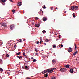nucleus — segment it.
<instances>
[{
	"label": "nucleus",
	"instance_id": "1",
	"mask_svg": "<svg viewBox=\"0 0 79 79\" xmlns=\"http://www.w3.org/2000/svg\"><path fill=\"white\" fill-rule=\"evenodd\" d=\"M0 26H3L4 27H7V25L6 23H0Z\"/></svg>",
	"mask_w": 79,
	"mask_h": 79
},
{
	"label": "nucleus",
	"instance_id": "2",
	"mask_svg": "<svg viewBox=\"0 0 79 79\" xmlns=\"http://www.w3.org/2000/svg\"><path fill=\"white\" fill-rule=\"evenodd\" d=\"M60 71L61 72H66V68H61L60 69Z\"/></svg>",
	"mask_w": 79,
	"mask_h": 79
},
{
	"label": "nucleus",
	"instance_id": "3",
	"mask_svg": "<svg viewBox=\"0 0 79 79\" xmlns=\"http://www.w3.org/2000/svg\"><path fill=\"white\" fill-rule=\"evenodd\" d=\"M49 72V69H48L47 70H45L44 71V72H43L42 73L43 74H45V73H48Z\"/></svg>",
	"mask_w": 79,
	"mask_h": 79
},
{
	"label": "nucleus",
	"instance_id": "4",
	"mask_svg": "<svg viewBox=\"0 0 79 79\" xmlns=\"http://www.w3.org/2000/svg\"><path fill=\"white\" fill-rule=\"evenodd\" d=\"M47 20V17H44L43 18V21H45Z\"/></svg>",
	"mask_w": 79,
	"mask_h": 79
},
{
	"label": "nucleus",
	"instance_id": "5",
	"mask_svg": "<svg viewBox=\"0 0 79 79\" xmlns=\"http://www.w3.org/2000/svg\"><path fill=\"white\" fill-rule=\"evenodd\" d=\"M68 51L69 53H71V52H72L73 49H71V48H69V49H68Z\"/></svg>",
	"mask_w": 79,
	"mask_h": 79
},
{
	"label": "nucleus",
	"instance_id": "6",
	"mask_svg": "<svg viewBox=\"0 0 79 79\" xmlns=\"http://www.w3.org/2000/svg\"><path fill=\"white\" fill-rule=\"evenodd\" d=\"M10 27L11 29L12 30H13V28L14 27V25H12L10 26Z\"/></svg>",
	"mask_w": 79,
	"mask_h": 79
},
{
	"label": "nucleus",
	"instance_id": "7",
	"mask_svg": "<svg viewBox=\"0 0 79 79\" xmlns=\"http://www.w3.org/2000/svg\"><path fill=\"white\" fill-rule=\"evenodd\" d=\"M2 58L3 59H5V58H6V54H3L2 55Z\"/></svg>",
	"mask_w": 79,
	"mask_h": 79
},
{
	"label": "nucleus",
	"instance_id": "8",
	"mask_svg": "<svg viewBox=\"0 0 79 79\" xmlns=\"http://www.w3.org/2000/svg\"><path fill=\"white\" fill-rule=\"evenodd\" d=\"M70 72L71 73H74V70H73V69H70Z\"/></svg>",
	"mask_w": 79,
	"mask_h": 79
},
{
	"label": "nucleus",
	"instance_id": "9",
	"mask_svg": "<svg viewBox=\"0 0 79 79\" xmlns=\"http://www.w3.org/2000/svg\"><path fill=\"white\" fill-rule=\"evenodd\" d=\"M40 26V24H35V27H39Z\"/></svg>",
	"mask_w": 79,
	"mask_h": 79
},
{
	"label": "nucleus",
	"instance_id": "10",
	"mask_svg": "<svg viewBox=\"0 0 79 79\" xmlns=\"http://www.w3.org/2000/svg\"><path fill=\"white\" fill-rule=\"evenodd\" d=\"M18 5V6H20L22 5V3H21V2H19Z\"/></svg>",
	"mask_w": 79,
	"mask_h": 79
},
{
	"label": "nucleus",
	"instance_id": "11",
	"mask_svg": "<svg viewBox=\"0 0 79 79\" xmlns=\"http://www.w3.org/2000/svg\"><path fill=\"white\" fill-rule=\"evenodd\" d=\"M71 9L72 10H74V6H72L71 7Z\"/></svg>",
	"mask_w": 79,
	"mask_h": 79
},
{
	"label": "nucleus",
	"instance_id": "12",
	"mask_svg": "<svg viewBox=\"0 0 79 79\" xmlns=\"http://www.w3.org/2000/svg\"><path fill=\"white\" fill-rule=\"evenodd\" d=\"M77 51H76L73 54V55L74 56H75L77 54Z\"/></svg>",
	"mask_w": 79,
	"mask_h": 79
},
{
	"label": "nucleus",
	"instance_id": "13",
	"mask_svg": "<svg viewBox=\"0 0 79 79\" xmlns=\"http://www.w3.org/2000/svg\"><path fill=\"white\" fill-rule=\"evenodd\" d=\"M50 41V40H48V39H46L45 40V41L46 42H49Z\"/></svg>",
	"mask_w": 79,
	"mask_h": 79
},
{
	"label": "nucleus",
	"instance_id": "14",
	"mask_svg": "<svg viewBox=\"0 0 79 79\" xmlns=\"http://www.w3.org/2000/svg\"><path fill=\"white\" fill-rule=\"evenodd\" d=\"M78 9V6H76L75 7H74V9L75 10H77V9Z\"/></svg>",
	"mask_w": 79,
	"mask_h": 79
},
{
	"label": "nucleus",
	"instance_id": "15",
	"mask_svg": "<svg viewBox=\"0 0 79 79\" xmlns=\"http://www.w3.org/2000/svg\"><path fill=\"white\" fill-rule=\"evenodd\" d=\"M53 69H51L50 70V69H49V72H48V73H51V72H53Z\"/></svg>",
	"mask_w": 79,
	"mask_h": 79
},
{
	"label": "nucleus",
	"instance_id": "16",
	"mask_svg": "<svg viewBox=\"0 0 79 79\" xmlns=\"http://www.w3.org/2000/svg\"><path fill=\"white\" fill-rule=\"evenodd\" d=\"M51 79H56V77H52L51 78Z\"/></svg>",
	"mask_w": 79,
	"mask_h": 79
},
{
	"label": "nucleus",
	"instance_id": "17",
	"mask_svg": "<svg viewBox=\"0 0 79 79\" xmlns=\"http://www.w3.org/2000/svg\"><path fill=\"white\" fill-rule=\"evenodd\" d=\"M21 55V52H19L16 54V55Z\"/></svg>",
	"mask_w": 79,
	"mask_h": 79
},
{
	"label": "nucleus",
	"instance_id": "18",
	"mask_svg": "<svg viewBox=\"0 0 79 79\" xmlns=\"http://www.w3.org/2000/svg\"><path fill=\"white\" fill-rule=\"evenodd\" d=\"M17 58H19V59H21V58H22V56H21L19 57V56H17Z\"/></svg>",
	"mask_w": 79,
	"mask_h": 79
},
{
	"label": "nucleus",
	"instance_id": "19",
	"mask_svg": "<svg viewBox=\"0 0 79 79\" xmlns=\"http://www.w3.org/2000/svg\"><path fill=\"white\" fill-rule=\"evenodd\" d=\"M48 73H47L46 74H45L44 75V77H47V76H48Z\"/></svg>",
	"mask_w": 79,
	"mask_h": 79
},
{
	"label": "nucleus",
	"instance_id": "20",
	"mask_svg": "<svg viewBox=\"0 0 79 79\" xmlns=\"http://www.w3.org/2000/svg\"><path fill=\"white\" fill-rule=\"evenodd\" d=\"M1 2L2 3H5L6 2V0H2Z\"/></svg>",
	"mask_w": 79,
	"mask_h": 79
},
{
	"label": "nucleus",
	"instance_id": "21",
	"mask_svg": "<svg viewBox=\"0 0 79 79\" xmlns=\"http://www.w3.org/2000/svg\"><path fill=\"white\" fill-rule=\"evenodd\" d=\"M65 67H66V68H69V65H66L65 66Z\"/></svg>",
	"mask_w": 79,
	"mask_h": 79
},
{
	"label": "nucleus",
	"instance_id": "22",
	"mask_svg": "<svg viewBox=\"0 0 79 79\" xmlns=\"http://www.w3.org/2000/svg\"><path fill=\"white\" fill-rule=\"evenodd\" d=\"M6 58H8L9 57V55H8V54H6Z\"/></svg>",
	"mask_w": 79,
	"mask_h": 79
},
{
	"label": "nucleus",
	"instance_id": "23",
	"mask_svg": "<svg viewBox=\"0 0 79 79\" xmlns=\"http://www.w3.org/2000/svg\"><path fill=\"white\" fill-rule=\"evenodd\" d=\"M3 71V69L2 68H0V71H1V72H2Z\"/></svg>",
	"mask_w": 79,
	"mask_h": 79
},
{
	"label": "nucleus",
	"instance_id": "24",
	"mask_svg": "<svg viewBox=\"0 0 79 79\" xmlns=\"http://www.w3.org/2000/svg\"><path fill=\"white\" fill-rule=\"evenodd\" d=\"M42 32L43 34H44L45 32H46V31L45 30H44L43 31H42Z\"/></svg>",
	"mask_w": 79,
	"mask_h": 79
},
{
	"label": "nucleus",
	"instance_id": "25",
	"mask_svg": "<svg viewBox=\"0 0 79 79\" xmlns=\"http://www.w3.org/2000/svg\"><path fill=\"white\" fill-rule=\"evenodd\" d=\"M33 62H36V61H37V60H36V59H34L33 60Z\"/></svg>",
	"mask_w": 79,
	"mask_h": 79
},
{
	"label": "nucleus",
	"instance_id": "26",
	"mask_svg": "<svg viewBox=\"0 0 79 79\" xmlns=\"http://www.w3.org/2000/svg\"><path fill=\"white\" fill-rule=\"evenodd\" d=\"M55 63V60H53L52 61V64L54 63Z\"/></svg>",
	"mask_w": 79,
	"mask_h": 79
},
{
	"label": "nucleus",
	"instance_id": "27",
	"mask_svg": "<svg viewBox=\"0 0 79 79\" xmlns=\"http://www.w3.org/2000/svg\"><path fill=\"white\" fill-rule=\"evenodd\" d=\"M74 45L75 49H76V48H77V47H76V43H74Z\"/></svg>",
	"mask_w": 79,
	"mask_h": 79
},
{
	"label": "nucleus",
	"instance_id": "28",
	"mask_svg": "<svg viewBox=\"0 0 79 79\" xmlns=\"http://www.w3.org/2000/svg\"><path fill=\"white\" fill-rule=\"evenodd\" d=\"M45 6H46L45 5H44V6L43 8H44V9H45V8H46V7H45Z\"/></svg>",
	"mask_w": 79,
	"mask_h": 79
},
{
	"label": "nucleus",
	"instance_id": "29",
	"mask_svg": "<svg viewBox=\"0 0 79 79\" xmlns=\"http://www.w3.org/2000/svg\"><path fill=\"white\" fill-rule=\"evenodd\" d=\"M35 19L37 20L38 19H39V18L37 17H35Z\"/></svg>",
	"mask_w": 79,
	"mask_h": 79
},
{
	"label": "nucleus",
	"instance_id": "30",
	"mask_svg": "<svg viewBox=\"0 0 79 79\" xmlns=\"http://www.w3.org/2000/svg\"><path fill=\"white\" fill-rule=\"evenodd\" d=\"M16 44H15V45H14V48H16Z\"/></svg>",
	"mask_w": 79,
	"mask_h": 79
},
{
	"label": "nucleus",
	"instance_id": "31",
	"mask_svg": "<svg viewBox=\"0 0 79 79\" xmlns=\"http://www.w3.org/2000/svg\"><path fill=\"white\" fill-rule=\"evenodd\" d=\"M53 48H56V45H53Z\"/></svg>",
	"mask_w": 79,
	"mask_h": 79
},
{
	"label": "nucleus",
	"instance_id": "32",
	"mask_svg": "<svg viewBox=\"0 0 79 79\" xmlns=\"http://www.w3.org/2000/svg\"><path fill=\"white\" fill-rule=\"evenodd\" d=\"M25 69H27V68H28V67H27V66L26 65L25 66Z\"/></svg>",
	"mask_w": 79,
	"mask_h": 79
},
{
	"label": "nucleus",
	"instance_id": "33",
	"mask_svg": "<svg viewBox=\"0 0 79 79\" xmlns=\"http://www.w3.org/2000/svg\"><path fill=\"white\" fill-rule=\"evenodd\" d=\"M12 12H13V13H15V10H12Z\"/></svg>",
	"mask_w": 79,
	"mask_h": 79
},
{
	"label": "nucleus",
	"instance_id": "34",
	"mask_svg": "<svg viewBox=\"0 0 79 79\" xmlns=\"http://www.w3.org/2000/svg\"><path fill=\"white\" fill-rule=\"evenodd\" d=\"M40 39L41 41H42V37H40Z\"/></svg>",
	"mask_w": 79,
	"mask_h": 79
},
{
	"label": "nucleus",
	"instance_id": "35",
	"mask_svg": "<svg viewBox=\"0 0 79 79\" xmlns=\"http://www.w3.org/2000/svg\"><path fill=\"white\" fill-rule=\"evenodd\" d=\"M55 69H56V68H52V70H55Z\"/></svg>",
	"mask_w": 79,
	"mask_h": 79
},
{
	"label": "nucleus",
	"instance_id": "36",
	"mask_svg": "<svg viewBox=\"0 0 79 79\" xmlns=\"http://www.w3.org/2000/svg\"><path fill=\"white\" fill-rule=\"evenodd\" d=\"M32 26H34V23H31Z\"/></svg>",
	"mask_w": 79,
	"mask_h": 79
},
{
	"label": "nucleus",
	"instance_id": "37",
	"mask_svg": "<svg viewBox=\"0 0 79 79\" xmlns=\"http://www.w3.org/2000/svg\"><path fill=\"white\" fill-rule=\"evenodd\" d=\"M23 56H25L26 55H25V53L23 52Z\"/></svg>",
	"mask_w": 79,
	"mask_h": 79
},
{
	"label": "nucleus",
	"instance_id": "38",
	"mask_svg": "<svg viewBox=\"0 0 79 79\" xmlns=\"http://www.w3.org/2000/svg\"><path fill=\"white\" fill-rule=\"evenodd\" d=\"M36 42H37V44H39V41H37Z\"/></svg>",
	"mask_w": 79,
	"mask_h": 79
},
{
	"label": "nucleus",
	"instance_id": "39",
	"mask_svg": "<svg viewBox=\"0 0 79 79\" xmlns=\"http://www.w3.org/2000/svg\"><path fill=\"white\" fill-rule=\"evenodd\" d=\"M42 42H43V41H40V44H42Z\"/></svg>",
	"mask_w": 79,
	"mask_h": 79
},
{
	"label": "nucleus",
	"instance_id": "40",
	"mask_svg": "<svg viewBox=\"0 0 79 79\" xmlns=\"http://www.w3.org/2000/svg\"><path fill=\"white\" fill-rule=\"evenodd\" d=\"M20 40V42H22V40H21V39L19 40Z\"/></svg>",
	"mask_w": 79,
	"mask_h": 79
},
{
	"label": "nucleus",
	"instance_id": "41",
	"mask_svg": "<svg viewBox=\"0 0 79 79\" xmlns=\"http://www.w3.org/2000/svg\"><path fill=\"white\" fill-rule=\"evenodd\" d=\"M60 46H61V47H63V44H61Z\"/></svg>",
	"mask_w": 79,
	"mask_h": 79
},
{
	"label": "nucleus",
	"instance_id": "42",
	"mask_svg": "<svg viewBox=\"0 0 79 79\" xmlns=\"http://www.w3.org/2000/svg\"><path fill=\"white\" fill-rule=\"evenodd\" d=\"M10 1V2H13V0H9Z\"/></svg>",
	"mask_w": 79,
	"mask_h": 79
},
{
	"label": "nucleus",
	"instance_id": "43",
	"mask_svg": "<svg viewBox=\"0 0 79 79\" xmlns=\"http://www.w3.org/2000/svg\"><path fill=\"white\" fill-rule=\"evenodd\" d=\"M73 18H75L76 17V15H73Z\"/></svg>",
	"mask_w": 79,
	"mask_h": 79
},
{
	"label": "nucleus",
	"instance_id": "44",
	"mask_svg": "<svg viewBox=\"0 0 79 79\" xmlns=\"http://www.w3.org/2000/svg\"><path fill=\"white\" fill-rule=\"evenodd\" d=\"M35 51H37V49L36 48H35Z\"/></svg>",
	"mask_w": 79,
	"mask_h": 79
},
{
	"label": "nucleus",
	"instance_id": "45",
	"mask_svg": "<svg viewBox=\"0 0 79 79\" xmlns=\"http://www.w3.org/2000/svg\"><path fill=\"white\" fill-rule=\"evenodd\" d=\"M26 56V55H25V58H27V57Z\"/></svg>",
	"mask_w": 79,
	"mask_h": 79
},
{
	"label": "nucleus",
	"instance_id": "46",
	"mask_svg": "<svg viewBox=\"0 0 79 79\" xmlns=\"http://www.w3.org/2000/svg\"><path fill=\"white\" fill-rule=\"evenodd\" d=\"M27 79H30V78L27 77Z\"/></svg>",
	"mask_w": 79,
	"mask_h": 79
},
{
	"label": "nucleus",
	"instance_id": "47",
	"mask_svg": "<svg viewBox=\"0 0 79 79\" xmlns=\"http://www.w3.org/2000/svg\"><path fill=\"white\" fill-rule=\"evenodd\" d=\"M51 9L52 10H53V8H52V7H51Z\"/></svg>",
	"mask_w": 79,
	"mask_h": 79
},
{
	"label": "nucleus",
	"instance_id": "48",
	"mask_svg": "<svg viewBox=\"0 0 79 79\" xmlns=\"http://www.w3.org/2000/svg\"><path fill=\"white\" fill-rule=\"evenodd\" d=\"M44 44L45 45H46V43H44Z\"/></svg>",
	"mask_w": 79,
	"mask_h": 79
},
{
	"label": "nucleus",
	"instance_id": "49",
	"mask_svg": "<svg viewBox=\"0 0 79 79\" xmlns=\"http://www.w3.org/2000/svg\"><path fill=\"white\" fill-rule=\"evenodd\" d=\"M58 37L59 39H61V37H60V36H59Z\"/></svg>",
	"mask_w": 79,
	"mask_h": 79
},
{
	"label": "nucleus",
	"instance_id": "50",
	"mask_svg": "<svg viewBox=\"0 0 79 79\" xmlns=\"http://www.w3.org/2000/svg\"><path fill=\"white\" fill-rule=\"evenodd\" d=\"M58 9V8H57V7H56V9Z\"/></svg>",
	"mask_w": 79,
	"mask_h": 79
},
{
	"label": "nucleus",
	"instance_id": "51",
	"mask_svg": "<svg viewBox=\"0 0 79 79\" xmlns=\"http://www.w3.org/2000/svg\"><path fill=\"white\" fill-rule=\"evenodd\" d=\"M33 59H34V58L33 57H31V59L33 60Z\"/></svg>",
	"mask_w": 79,
	"mask_h": 79
},
{
	"label": "nucleus",
	"instance_id": "52",
	"mask_svg": "<svg viewBox=\"0 0 79 79\" xmlns=\"http://www.w3.org/2000/svg\"><path fill=\"white\" fill-rule=\"evenodd\" d=\"M35 55H38L37 53H36Z\"/></svg>",
	"mask_w": 79,
	"mask_h": 79
},
{
	"label": "nucleus",
	"instance_id": "53",
	"mask_svg": "<svg viewBox=\"0 0 79 79\" xmlns=\"http://www.w3.org/2000/svg\"><path fill=\"white\" fill-rule=\"evenodd\" d=\"M73 16L74 15V13H73Z\"/></svg>",
	"mask_w": 79,
	"mask_h": 79
},
{
	"label": "nucleus",
	"instance_id": "54",
	"mask_svg": "<svg viewBox=\"0 0 79 79\" xmlns=\"http://www.w3.org/2000/svg\"><path fill=\"white\" fill-rule=\"evenodd\" d=\"M26 40V39H24L23 40V41H25Z\"/></svg>",
	"mask_w": 79,
	"mask_h": 79
},
{
	"label": "nucleus",
	"instance_id": "55",
	"mask_svg": "<svg viewBox=\"0 0 79 79\" xmlns=\"http://www.w3.org/2000/svg\"><path fill=\"white\" fill-rule=\"evenodd\" d=\"M0 61H1V62H2V60H0Z\"/></svg>",
	"mask_w": 79,
	"mask_h": 79
},
{
	"label": "nucleus",
	"instance_id": "56",
	"mask_svg": "<svg viewBox=\"0 0 79 79\" xmlns=\"http://www.w3.org/2000/svg\"><path fill=\"white\" fill-rule=\"evenodd\" d=\"M60 36H61V35H59V37H60Z\"/></svg>",
	"mask_w": 79,
	"mask_h": 79
},
{
	"label": "nucleus",
	"instance_id": "57",
	"mask_svg": "<svg viewBox=\"0 0 79 79\" xmlns=\"http://www.w3.org/2000/svg\"><path fill=\"white\" fill-rule=\"evenodd\" d=\"M30 60H31L30 59V60L29 61L27 62V63H28L29 62V61H30Z\"/></svg>",
	"mask_w": 79,
	"mask_h": 79
},
{
	"label": "nucleus",
	"instance_id": "58",
	"mask_svg": "<svg viewBox=\"0 0 79 79\" xmlns=\"http://www.w3.org/2000/svg\"><path fill=\"white\" fill-rule=\"evenodd\" d=\"M66 13V11H65L64 12V13Z\"/></svg>",
	"mask_w": 79,
	"mask_h": 79
},
{
	"label": "nucleus",
	"instance_id": "59",
	"mask_svg": "<svg viewBox=\"0 0 79 79\" xmlns=\"http://www.w3.org/2000/svg\"><path fill=\"white\" fill-rule=\"evenodd\" d=\"M60 46H61V45H59V47H60Z\"/></svg>",
	"mask_w": 79,
	"mask_h": 79
},
{
	"label": "nucleus",
	"instance_id": "60",
	"mask_svg": "<svg viewBox=\"0 0 79 79\" xmlns=\"http://www.w3.org/2000/svg\"><path fill=\"white\" fill-rule=\"evenodd\" d=\"M42 13H44V11H42Z\"/></svg>",
	"mask_w": 79,
	"mask_h": 79
},
{
	"label": "nucleus",
	"instance_id": "61",
	"mask_svg": "<svg viewBox=\"0 0 79 79\" xmlns=\"http://www.w3.org/2000/svg\"><path fill=\"white\" fill-rule=\"evenodd\" d=\"M42 51H43V50H42Z\"/></svg>",
	"mask_w": 79,
	"mask_h": 79
},
{
	"label": "nucleus",
	"instance_id": "62",
	"mask_svg": "<svg viewBox=\"0 0 79 79\" xmlns=\"http://www.w3.org/2000/svg\"><path fill=\"white\" fill-rule=\"evenodd\" d=\"M22 68H23V67H22Z\"/></svg>",
	"mask_w": 79,
	"mask_h": 79
},
{
	"label": "nucleus",
	"instance_id": "63",
	"mask_svg": "<svg viewBox=\"0 0 79 79\" xmlns=\"http://www.w3.org/2000/svg\"><path fill=\"white\" fill-rule=\"evenodd\" d=\"M36 52H37V51H36Z\"/></svg>",
	"mask_w": 79,
	"mask_h": 79
},
{
	"label": "nucleus",
	"instance_id": "64",
	"mask_svg": "<svg viewBox=\"0 0 79 79\" xmlns=\"http://www.w3.org/2000/svg\"><path fill=\"white\" fill-rule=\"evenodd\" d=\"M56 11V10H55L54 11Z\"/></svg>",
	"mask_w": 79,
	"mask_h": 79
}]
</instances>
